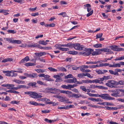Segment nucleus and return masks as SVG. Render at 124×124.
Here are the masks:
<instances>
[{
	"instance_id": "obj_57",
	"label": "nucleus",
	"mask_w": 124,
	"mask_h": 124,
	"mask_svg": "<svg viewBox=\"0 0 124 124\" xmlns=\"http://www.w3.org/2000/svg\"><path fill=\"white\" fill-rule=\"evenodd\" d=\"M104 108H106V109L108 110H111L113 108V107H108V106H105Z\"/></svg>"
},
{
	"instance_id": "obj_24",
	"label": "nucleus",
	"mask_w": 124,
	"mask_h": 124,
	"mask_svg": "<svg viewBox=\"0 0 124 124\" xmlns=\"http://www.w3.org/2000/svg\"><path fill=\"white\" fill-rule=\"evenodd\" d=\"M85 73H82L78 74V77L79 78H82L83 76H85Z\"/></svg>"
},
{
	"instance_id": "obj_55",
	"label": "nucleus",
	"mask_w": 124,
	"mask_h": 124,
	"mask_svg": "<svg viewBox=\"0 0 124 124\" xmlns=\"http://www.w3.org/2000/svg\"><path fill=\"white\" fill-rule=\"evenodd\" d=\"M59 70L61 71H66V69L64 68L61 67L59 68Z\"/></svg>"
},
{
	"instance_id": "obj_44",
	"label": "nucleus",
	"mask_w": 124,
	"mask_h": 124,
	"mask_svg": "<svg viewBox=\"0 0 124 124\" xmlns=\"http://www.w3.org/2000/svg\"><path fill=\"white\" fill-rule=\"evenodd\" d=\"M8 32L10 33L14 34L15 33L16 31L15 30H9L7 31Z\"/></svg>"
},
{
	"instance_id": "obj_39",
	"label": "nucleus",
	"mask_w": 124,
	"mask_h": 124,
	"mask_svg": "<svg viewBox=\"0 0 124 124\" xmlns=\"http://www.w3.org/2000/svg\"><path fill=\"white\" fill-rule=\"evenodd\" d=\"M5 73L6 76H11V74L10 73L9 71H5L4 72Z\"/></svg>"
},
{
	"instance_id": "obj_30",
	"label": "nucleus",
	"mask_w": 124,
	"mask_h": 124,
	"mask_svg": "<svg viewBox=\"0 0 124 124\" xmlns=\"http://www.w3.org/2000/svg\"><path fill=\"white\" fill-rule=\"evenodd\" d=\"M109 71L110 73L111 74L114 75H116V74H117V73H116V72L115 71H114L112 70H109Z\"/></svg>"
},
{
	"instance_id": "obj_56",
	"label": "nucleus",
	"mask_w": 124,
	"mask_h": 124,
	"mask_svg": "<svg viewBox=\"0 0 124 124\" xmlns=\"http://www.w3.org/2000/svg\"><path fill=\"white\" fill-rule=\"evenodd\" d=\"M120 67V65L119 63H114V67Z\"/></svg>"
},
{
	"instance_id": "obj_53",
	"label": "nucleus",
	"mask_w": 124,
	"mask_h": 124,
	"mask_svg": "<svg viewBox=\"0 0 124 124\" xmlns=\"http://www.w3.org/2000/svg\"><path fill=\"white\" fill-rule=\"evenodd\" d=\"M96 71L98 74H102V71L100 70H96Z\"/></svg>"
},
{
	"instance_id": "obj_46",
	"label": "nucleus",
	"mask_w": 124,
	"mask_h": 124,
	"mask_svg": "<svg viewBox=\"0 0 124 124\" xmlns=\"http://www.w3.org/2000/svg\"><path fill=\"white\" fill-rule=\"evenodd\" d=\"M102 35V33L97 34L96 35V38H101Z\"/></svg>"
},
{
	"instance_id": "obj_63",
	"label": "nucleus",
	"mask_w": 124,
	"mask_h": 124,
	"mask_svg": "<svg viewBox=\"0 0 124 124\" xmlns=\"http://www.w3.org/2000/svg\"><path fill=\"white\" fill-rule=\"evenodd\" d=\"M35 54L36 56H42L41 52L40 53H35Z\"/></svg>"
},
{
	"instance_id": "obj_62",
	"label": "nucleus",
	"mask_w": 124,
	"mask_h": 124,
	"mask_svg": "<svg viewBox=\"0 0 124 124\" xmlns=\"http://www.w3.org/2000/svg\"><path fill=\"white\" fill-rule=\"evenodd\" d=\"M62 81V78H58L56 79L55 81L56 82H60Z\"/></svg>"
},
{
	"instance_id": "obj_59",
	"label": "nucleus",
	"mask_w": 124,
	"mask_h": 124,
	"mask_svg": "<svg viewBox=\"0 0 124 124\" xmlns=\"http://www.w3.org/2000/svg\"><path fill=\"white\" fill-rule=\"evenodd\" d=\"M85 76H87L89 78H93V76H91V75L89 73H85Z\"/></svg>"
},
{
	"instance_id": "obj_64",
	"label": "nucleus",
	"mask_w": 124,
	"mask_h": 124,
	"mask_svg": "<svg viewBox=\"0 0 124 124\" xmlns=\"http://www.w3.org/2000/svg\"><path fill=\"white\" fill-rule=\"evenodd\" d=\"M72 88V85H67V89L71 90Z\"/></svg>"
},
{
	"instance_id": "obj_35",
	"label": "nucleus",
	"mask_w": 124,
	"mask_h": 124,
	"mask_svg": "<svg viewBox=\"0 0 124 124\" xmlns=\"http://www.w3.org/2000/svg\"><path fill=\"white\" fill-rule=\"evenodd\" d=\"M70 54H72L73 55L76 54H78V52L75 51H70L69 52Z\"/></svg>"
},
{
	"instance_id": "obj_45",
	"label": "nucleus",
	"mask_w": 124,
	"mask_h": 124,
	"mask_svg": "<svg viewBox=\"0 0 124 124\" xmlns=\"http://www.w3.org/2000/svg\"><path fill=\"white\" fill-rule=\"evenodd\" d=\"M14 1L16 2L20 3L21 4L24 2H23L24 0H14Z\"/></svg>"
},
{
	"instance_id": "obj_26",
	"label": "nucleus",
	"mask_w": 124,
	"mask_h": 124,
	"mask_svg": "<svg viewBox=\"0 0 124 124\" xmlns=\"http://www.w3.org/2000/svg\"><path fill=\"white\" fill-rule=\"evenodd\" d=\"M93 46L95 48L101 47H102V44H97L93 45Z\"/></svg>"
},
{
	"instance_id": "obj_25",
	"label": "nucleus",
	"mask_w": 124,
	"mask_h": 124,
	"mask_svg": "<svg viewBox=\"0 0 124 124\" xmlns=\"http://www.w3.org/2000/svg\"><path fill=\"white\" fill-rule=\"evenodd\" d=\"M67 98L64 97H62L60 100V101L62 102H66L67 101Z\"/></svg>"
},
{
	"instance_id": "obj_27",
	"label": "nucleus",
	"mask_w": 124,
	"mask_h": 124,
	"mask_svg": "<svg viewBox=\"0 0 124 124\" xmlns=\"http://www.w3.org/2000/svg\"><path fill=\"white\" fill-rule=\"evenodd\" d=\"M44 120L47 122L50 123H51L52 122H54L56 121V120L54 121L53 120H49L46 118H45L44 119Z\"/></svg>"
},
{
	"instance_id": "obj_23",
	"label": "nucleus",
	"mask_w": 124,
	"mask_h": 124,
	"mask_svg": "<svg viewBox=\"0 0 124 124\" xmlns=\"http://www.w3.org/2000/svg\"><path fill=\"white\" fill-rule=\"evenodd\" d=\"M29 103L34 105L37 106L39 105L38 103L34 101H31L29 102Z\"/></svg>"
},
{
	"instance_id": "obj_2",
	"label": "nucleus",
	"mask_w": 124,
	"mask_h": 124,
	"mask_svg": "<svg viewBox=\"0 0 124 124\" xmlns=\"http://www.w3.org/2000/svg\"><path fill=\"white\" fill-rule=\"evenodd\" d=\"M107 83H106V85L109 87L113 88L115 86L114 85H117V81L113 80H109L107 81Z\"/></svg>"
},
{
	"instance_id": "obj_22",
	"label": "nucleus",
	"mask_w": 124,
	"mask_h": 124,
	"mask_svg": "<svg viewBox=\"0 0 124 124\" xmlns=\"http://www.w3.org/2000/svg\"><path fill=\"white\" fill-rule=\"evenodd\" d=\"M21 43V41L19 40H13L12 43L20 44Z\"/></svg>"
},
{
	"instance_id": "obj_47",
	"label": "nucleus",
	"mask_w": 124,
	"mask_h": 124,
	"mask_svg": "<svg viewBox=\"0 0 124 124\" xmlns=\"http://www.w3.org/2000/svg\"><path fill=\"white\" fill-rule=\"evenodd\" d=\"M58 15H62V16L64 17L66 16V13L65 12H62L61 13L59 14Z\"/></svg>"
},
{
	"instance_id": "obj_41",
	"label": "nucleus",
	"mask_w": 124,
	"mask_h": 124,
	"mask_svg": "<svg viewBox=\"0 0 124 124\" xmlns=\"http://www.w3.org/2000/svg\"><path fill=\"white\" fill-rule=\"evenodd\" d=\"M19 89L22 88H28V87H26V86L24 85H18Z\"/></svg>"
},
{
	"instance_id": "obj_36",
	"label": "nucleus",
	"mask_w": 124,
	"mask_h": 124,
	"mask_svg": "<svg viewBox=\"0 0 124 124\" xmlns=\"http://www.w3.org/2000/svg\"><path fill=\"white\" fill-rule=\"evenodd\" d=\"M123 59H124V56H122L115 59V60L116 61H121Z\"/></svg>"
},
{
	"instance_id": "obj_6",
	"label": "nucleus",
	"mask_w": 124,
	"mask_h": 124,
	"mask_svg": "<svg viewBox=\"0 0 124 124\" xmlns=\"http://www.w3.org/2000/svg\"><path fill=\"white\" fill-rule=\"evenodd\" d=\"M73 47H74L75 49L79 50H81L83 49L84 48L82 47L81 45L78 43H75L73 44Z\"/></svg>"
},
{
	"instance_id": "obj_12",
	"label": "nucleus",
	"mask_w": 124,
	"mask_h": 124,
	"mask_svg": "<svg viewBox=\"0 0 124 124\" xmlns=\"http://www.w3.org/2000/svg\"><path fill=\"white\" fill-rule=\"evenodd\" d=\"M13 59L11 58H8L7 59H5L2 61V62H6L8 61H12Z\"/></svg>"
},
{
	"instance_id": "obj_10",
	"label": "nucleus",
	"mask_w": 124,
	"mask_h": 124,
	"mask_svg": "<svg viewBox=\"0 0 124 124\" xmlns=\"http://www.w3.org/2000/svg\"><path fill=\"white\" fill-rule=\"evenodd\" d=\"M98 104L100 105H103L104 106H105L106 105L107 106H112V105L113 104L111 103L106 102H99L98 103Z\"/></svg>"
},
{
	"instance_id": "obj_33",
	"label": "nucleus",
	"mask_w": 124,
	"mask_h": 124,
	"mask_svg": "<svg viewBox=\"0 0 124 124\" xmlns=\"http://www.w3.org/2000/svg\"><path fill=\"white\" fill-rule=\"evenodd\" d=\"M59 49L62 51H68L69 50V49L67 48L60 47L59 48Z\"/></svg>"
},
{
	"instance_id": "obj_42",
	"label": "nucleus",
	"mask_w": 124,
	"mask_h": 124,
	"mask_svg": "<svg viewBox=\"0 0 124 124\" xmlns=\"http://www.w3.org/2000/svg\"><path fill=\"white\" fill-rule=\"evenodd\" d=\"M95 50L97 53V55L100 54L101 53V49H96Z\"/></svg>"
},
{
	"instance_id": "obj_38",
	"label": "nucleus",
	"mask_w": 124,
	"mask_h": 124,
	"mask_svg": "<svg viewBox=\"0 0 124 124\" xmlns=\"http://www.w3.org/2000/svg\"><path fill=\"white\" fill-rule=\"evenodd\" d=\"M115 72H116V73H117V74H116V75L118 76V75H119V74L118 73V72H121L122 71V70L120 69H116L115 70Z\"/></svg>"
},
{
	"instance_id": "obj_29",
	"label": "nucleus",
	"mask_w": 124,
	"mask_h": 124,
	"mask_svg": "<svg viewBox=\"0 0 124 124\" xmlns=\"http://www.w3.org/2000/svg\"><path fill=\"white\" fill-rule=\"evenodd\" d=\"M37 43H34L33 44H29L28 45V47H36V46H37Z\"/></svg>"
},
{
	"instance_id": "obj_40",
	"label": "nucleus",
	"mask_w": 124,
	"mask_h": 124,
	"mask_svg": "<svg viewBox=\"0 0 124 124\" xmlns=\"http://www.w3.org/2000/svg\"><path fill=\"white\" fill-rule=\"evenodd\" d=\"M80 89L82 90L83 91L85 92H86V88L84 86H80Z\"/></svg>"
},
{
	"instance_id": "obj_43",
	"label": "nucleus",
	"mask_w": 124,
	"mask_h": 124,
	"mask_svg": "<svg viewBox=\"0 0 124 124\" xmlns=\"http://www.w3.org/2000/svg\"><path fill=\"white\" fill-rule=\"evenodd\" d=\"M38 77L37 74L35 73L31 74V78H36Z\"/></svg>"
},
{
	"instance_id": "obj_3",
	"label": "nucleus",
	"mask_w": 124,
	"mask_h": 124,
	"mask_svg": "<svg viewBox=\"0 0 124 124\" xmlns=\"http://www.w3.org/2000/svg\"><path fill=\"white\" fill-rule=\"evenodd\" d=\"M109 47L111 49L115 51H124V49L118 48V46L116 45H114L109 46Z\"/></svg>"
},
{
	"instance_id": "obj_20",
	"label": "nucleus",
	"mask_w": 124,
	"mask_h": 124,
	"mask_svg": "<svg viewBox=\"0 0 124 124\" xmlns=\"http://www.w3.org/2000/svg\"><path fill=\"white\" fill-rule=\"evenodd\" d=\"M82 81L83 82V83H92L91 80L88 79H86L85 80H82Z\"/></svg>"
},
{
	"instance_id": "obj_32",
	"label": "nucleus",
	"mask_w": 124,
	"mask_h": 124,
	"mask_svg": "<svg viewBox=\"0 0 124 124\" xmlns=\"http://www.w3.org/2000/svg\"><path fill=\"white\" fill-rule=\"evenodd\" d=\"M14 86L10 87H10H8L7 88L8 89H11L13 90H17L19 89L18 86H17V87H14Z\"/></svg>"
},
{
	"instance_id": "obj_15",
	"label": "nucleus",
	"mask_w": 124,
	"mask_h": 124,
	"mask_svg": "<svg viewBox=\"0 0 124 124\" xmlns=\"http://www.w3.org/2000/svg\"><path fill=\"white\" fill-rule=\"evenodd\" d=\"M1 86H2L4 87H11L13 86H14L15 85L14 84H3L1 85Z\"/></svg>"
},
{
	"instance_id": "obj_52",
	"label": "nucleus",
	"mask_w": 124,
	"mask_h": 124,
	"mask_svg": "<svg viewBox=\"0 0 124 124\" xmlns=\"http://www.w3.org/2000/svg\"><path fill=\"white\" fill-rule=\"evenodd\" d=\"M19 101H11L10 103L12 104H19Z\"/></svg>"
},
{
	"instance_id": "obj_17",
	"label": "nucleus",
	"mask_w": 124,
	"mask_h": 124,
	"mask_svg": "<svg viewBox=\"0 0 124 124\" xmlns=\"http://www.w3.org/2000/svg\"><path fill=\"white\" fill-rule=\"evenodd\" d=\"M101 50L102 51H103L104 52H109L111 51V50L108 48H103L101 49Z\"/></svg>"
},
{
	"instance_id": "obj_54",
	"label": "nucleus",
	"mask_w": 124,
	"mask_h": 124,
	"mask_svg": "<svg viewBox=\"0 0 124 124\" xmlns=\"http://www.w3.org/2000/svg\"><path fill=\"white\" fill-rule=\"evenodd\" d=\"M91 53V52H84L83 54L84 55L87 56L90 54Z\"/></svg>"
},
{
	"instance_id": "obj_19",
	"label": "nucleus",
	"mask_w": 124,
	"mask_h": 124,
	"mask_svg": "<svg viewBox=\"0 0 124 124\" xmlns=\"http://www.w3.org/2000/svg\"><path fill=\"white\" fill-rule=\"evenodd\" d=\"M124 85V80H121L118 82H117V85Z\"/></svg>"
},
{
	"instance_id": "obj_50",
	"label": "nucleus",
	"mask_w": 124,
	"mask_h": 124,
	"mask_svg": "<svg viewBox=\"0 0 124 124\" xmlns=\"http://www.w3.org/2000/svg\"><path fill=\"white\" fill-rule=\"evenodd\" d=\"M104 80H108L109 79H110L111 77V76H104Z\"/></svg>"
},
{
	"instance_id": "obj_49",
	"label": "nucleus",
	"mask_w": 124,
	"mask_h": 124,
	"mask_svg": "<svg viewBox=\"0 0 124 124\" xmlns=\"http://www.w3.org/2000/svg\"><path fill=\"white\" fill-rule=\"evenodd\" d=\"M93 10H92L90 12H89V13H88L86 15V16L88 17L90 16L93 13Z\"/></svg>"
},
{
	"instance_id": "obj_9",
	"label": "nucleus",
	"mask_w": 124,
	"mask_h": 124,
	"mask_svg": "<svg viewBox=\"0 0 124 124\" xmlns=\"http://www.w3.org/2000/svg\"><path fill=\"white\" fill-rule=\"evenodd\" d=\"M76 81V79L74 77L73 78V79H69L66 80V82L68 83H75Z\"/></svg>"
},
{
	"instance_id": "obj_21",
	"label": "nucleus",
	"mask_w": 124,
	"mask_h": 124,
	"mask_svg": "<svg viewBox=\"0 0 124 124\" xmlns=\"http://www.w3.org/2000/svg\"><path fill=\"white\" fill-rule=\"evenodd\" d=\"M35 70L38 73H43L45 71V70L41 69H38L36 70Z\"/></svg>"
},
{
	"instance_id": "obj_48",
	"label": "nucleus",
	"mask_w": 124,
	"mask_h": 124,
	"mask_svg": "<svg viewBox=\"0 0 124 124\" xmlns=\"http://www.w3.org/2000/svg\"><path fill=\"white\" fill-rule=\"evenodd\" d=\"M79 68H80V70L82 72H84V71L85 70V69L82 65V66H79Z\"/></svg>"
},
{
	"instance_id": "obj_4",
	"label": "nucleus",
	"mask_w": 124,
	"mask_h": 124,
	"mask_svg": "<svg viewBox=\"0 0 124 124\" xmlns=\"http://www.w3.org/2000/svg\"><path fill=\"white\" fill-rule=\"evenodd\" d=\"M58 90V89L54 88H49L46 89V91L48 92L54 94L57 93Z\"/></svg>"
},
{
	"instance_id": "obj_1",
	"label": "nucleus",
	"mask_w": 124,
	"mask_h": 124,
	"mask_svg": "<svg viewBox=\"0 0 124 124\" xmlns=\"http://www.w3.org/2000/svg\"><path fill=\"white\" fill-rule=\"evenodd\" d=\"M24 93L25 94L29 95L30 96L35 99H38L39 98H41L42 97V95L40 94H38L35 92H33L31 91H27L25 92Z\"/></svg>"
},
{
	"instance_id": "obj_37",
	"label": "nucleus",
	"mask_w": 124,
	"mask_h": 124,
	"mask_svg": "<svg viewBox=\"0 0 124 124\" xmlns=\"http://www.w3.org/2000/svg\"><path fill=\"white\" fill-rule=\"evenodd\" d=\"M68 108L66 106H63V107H58V109H68Z\"/></svg>"
},
{
	"instance_id": "obj_16",
	"label": "nucleus",
	"mask_w": 124,
	"mask_h": 124,
	"mask_svg": "<svg viewBox=\"0 0 124 124\" xmlns=\"http://www.w3.org/2000/svg\"><path fill=\"white\" fill-rule=\"evenodd\" d=\"M120 90L119 89H116L115 90H112L111 91V92L113 93H115L117 94H119L120 93Z\"/></svg>"
},
{
	"instance_id": "obj_7",
	"label": "nucleus",
	"mask_w": 124,
	"mask_h": 124,
	"mask_svg": "<svg viewBox=\"0 0 124 124\" xmlns=\"http://www.w3.org/2000/svg\"><path fill=\"white\" fill-rule=\"evenodd\" d=\"M101 98L103 99L106 100H112L114 99V98L110 97L109 95L107 94H102Z\"/></svg>"
},
{
	"instance_id": "obj_14",
	"label": "nucleus",
	"mask_w": 124,
	"mask_h": 124,
	"mask_svg": "<svg viewBox=\"0 0 124 124\" xmlns=\"http://www.w3.org/2000/svg\"><path fill=\"white\" fill-rule=\"evenodd\" d=\"M39 44L42 45H46L47 44V43L45 42L44 40H39L38 42Z\"/></svg>"
},
{
	"instance_id": "obj_34",
	"label": "nucleus",
	"mask_w": 124,
	"mask_h": 124,
	"mask_svg": "<svg viewBox=\"0 0 124 124\" xmlns=\"http://www.w3.org/2000/svg\"><path fill=\"white\" fill-rule=\"evenodd\" d=\"M48 69L50 71L53 72H56L57 71V70L51 67H49Z\"/></svg>"
},
{
	"instance_id": "obj_51",
	"label": "nucleus",
	"mask_w": 124,
	"mask_h": 124,
	"mask_svg": "<svg viewBox=\"0 0 124 124\" xmlns=\"http://www.w3.org/2000/svg\"><path fill=\"white\" fill-rule=\"evenodd\" d=\"M99 82V80L96 79L95 80H91V83H98Z\"/></svg>"
},
{
	"instance_id": "obj_28",
	"label": "nucleus",
	"mask_w": 124,
	"mask_h": 124,
	"mask_svg": "<svg viewBox=\"0 0 124 124\" xmlns=\"http://www.w3.org/2000/svg\"><path fill=\"white\" fill-rule=\"evenodd\" d=\"M74 77L71 74H70L65 77V79H68L69 78H73Z\"/></svg>"
},
{
	"instance_id": "obj_5",
	"label": "nucleus",
	"mask_w": 124,
	"mask_h": 124,
	"mask_svg": "<svg viewBox=\"0 0 124 124\" xmlns=\"http://www.w3.org/2000/svg\"><path fill=\"white\" fill-rule=\"evenodd\" d=\"M39 101H45V102L46 103V104H54V106H55L57 105H58V103H56L55 104H54V103L53 102H47V101H50V100L48 99H47L45 98H42L38 100Z\"/></svg>"
},
{
	"instance_id": "obj_8",
	"label": "nucleus",
	"mask_w": 124,
	"mask_h": 124,
	"mask_svg": "<svg viewBox=\"0 0 124 124\" xmlns=\"http://www.w3.org/2000/svg\"><path fill=\"white\" fill-rule=\"evenodd\" d=\"M29 60L30 59L29 57L28 56H27L24 58L22 59L19 63L20 64H21L22 63H25Z\"/></svg>"
},
{
	"instance_id": "obj_58",
	"label": "nucleus",
	"mask_w": 124,
	"mask_h": 124,
	"mask_svg": "<svg viewBox=\"0 0 124 124\" xmlns=\"http://www.w3.org/2000/svg\"><path fill=\"white\" fill-rule=\"evenodd\" d=\"M42 113H47L49 112L50 111L49 110L46 109L44 110H42Z\"/></svg>"
},
{
	"instance_id": "obj_11",
	"label": "nucleus",
	"mask_w": 124,
	"mask_h": 124,
	"mask_svg": "<svg viewBox=\"0 0 124 124\" xmlns=\"http://www.w3.org/2000/svg\"><path fill=\"white\" fill-rule=\"evenodd\" d=\"M58 92H60L61 93H62L66 94H68L72 93L71 92L69 91H65L63 90H61L59 89H58Z\"/></svg>"
},
{
	"instance_id": "obj_13",
	"label": "nucleus",
	"mask_w": 124,
	"mask_h": 124,
	"mask_svg": "<svg viewBox=\"0 0 124 124\" xmlns=\"http://www.w3.org/2000/svg\"><path fill=\"white\" fill-rule=\"evenodd\" d=\"M24 65L27 66H34L36 65V64L33 63L28 62L24 64Z\"/></svg>"
},
{
	"instance_id": "obj_60",
	"label": "nucleus",
	"mask_w": 124,
	"mask_h": 124,
	"mask_svg": "<svg viewBox=\"0 0 124 124\" xmlns=\"http://www.w3.org/2000/svg\"><path fill=\"white\" fill-rule=\"evenodd\" d=\"M53 77L55 78H56V79L59 78H61L60 76L59 75H54L53 76Z\"/></svg>"
},
{
	"instance_id": "obj_61",
	"label": "nucleus",
	"mask_w": 124,
	"mask_h": 124,
	"mask_svg": "<svg viewBox=\"0 0 124 124\" xmlns=\"http://www.w3.org/2000/svg\"><path fill=\"white\" fill-rule=\"evenodd\" d=\"M13 81L14 82H15L16 83H17L18 84H20V81L19 80L14 79L13 80Z\"/></svg>"
},
{
	"instance_id": "obj_31",
	"label": "nucleus",
	"mask_w": 124,
	"mask_h": 124,
	"mask_svg": "<svg viewBox=\"0 0 124 124\" xmlns=\"http://www.w3.org/2000/svg\"><path fill=\"white\" fill-rule=\"evenodd\" d=\"M4 39L8 42H10V43H13V40H12V39L11 38H4Z\"/></svg>"
},
{
	"instance_id": "obj_18",
	"label": "nucleus",
	"mask_w": 124,
	"mask_h": 124,
	"mask_svg": "<svg viewBox=\"0 0 124 124\" xmlns=\"http://www.w3.org/2000/svg\"><path fill=\"white\" fill-rule=\"evenodd\" d=\"M95 88H97L99 89H107V88L106 87H104L102 86L96 85Z\"/></svg>"
}]
</instances>
